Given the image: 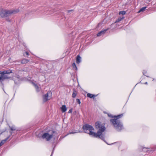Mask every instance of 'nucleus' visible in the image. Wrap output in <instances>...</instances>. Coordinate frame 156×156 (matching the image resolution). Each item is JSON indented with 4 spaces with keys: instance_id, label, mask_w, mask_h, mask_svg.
Here are the masks:
<instances>
[{
    "instance_id": "a211bd4d",
    "label": "nucleus",
    "mask_w": 156,
    "mask_h": 156,
    "mask_svg": "<svg viewBox=\"0 0 156 156\" xmlns=\"http://www.w3.org/2000/svg\"><path fill=\"white\" fill-rule=\"evenodd\" d=\"M72 66L73 69H75L76 70H77V68L76 66V65L75 63H73L72 64Z\"/></svg>"
},
{
    "instance_id": "393cba45",
    "label": "nucleus",
    "mask_w": 156,
    "mask_h": 156,
    "mask_svg": "<svg viewBox=\"0 0 156 156\" xmlns=\"http://www.w3.org/2000/svg\"><path fill=\"white\" fill-rule=\"evenodd\" d=\"M25 54L27 55H29V53L28 52H27V51L26 52Z\"/></svg>"
},
{
    "instance_id": "7c9ffc66",
    "label": "nucleus",
    "mask_w": 156,
    "mask_h": 156,
    "mask_svg": "<svg viewBox=\"0 0 156 156\" xmlns=\"http://www.w3.org/2000/svg\"><path fill=\"white\" fill-rule=\"evenodd\" d=\"M108 116H110V115H108Z\"/></svg>"
},
{
    "instance_id": "ddd939ff",
    "label": "nucleus",
    "mask_w": 156,
    "mask_h": 156,
    "mask_svg": "<svg viewBox=\"0 0 156 156\" xmlns=\"http://www.w3.org/2000/svg\"><path fill=\"white\" fill-rule=\"evenodd\" d=\"M66 105H63L61 107V110L62 112H65L66 110Z\"/></svg>"
},
{
    "instance_id": "dca6fc26",
    "label": "nucleus",
    "mask_w": 156,
    "mask_h": 156,
    "mask_svg": "<svg viewBox=\"0 0 156 156\" xmlns=\"http://www.w3.org/2000/svg\"><path fill=\"white\" fill-rule=\"evenodd\" d=\"M9 127H10L11 130V131H15V130H16L17 131L19 130H18V129H17L16 128V127H15L14 126H12L11 127L10 126Z\"/></svg>"
},
{
    "instance_id": "7ed1b4c3",
    "label": "nucleus",
    "mask_w": 156,
    "mask_h": 156,
    "mask_svg": "<svg viewBox=\"0 0 156 156\" xmlns=\"http://www.w3.org/2000/svg\"><path fill=\"white\" fill-rule=\"evenodd\" d=\"M82 128L84 131V133H88L90 136L96 138V133L94 132V129L92 126L86 124L83 126Z\"/></svg>"
},
{
    "instance_id": "c85d7f7f",
    "label": "nucleus",
    "mask_w": 156,
    "mask_h": 156,
    "mask_svg": "<svg viewBox=\"0 0 156 156\" xmlns=\"http://www.w3.org/2000/svg\"><path fill=\"white\" fill-rule=\"evenodd\" d=\"M76 132H72V133H70V134H71V133H76Z\"/></svg>"
},
{
    "instance_id": "412c9836",
    "label": "nucleus",
    "mask_w": 156,
    "mask_h": 156,
    "mask_svg": "<svg viewBox=\"0 0 156 156\" xmlns=\"http://www.w3.org/2000/svg\"><path fill=\"white\" fill-rule=\"evenodd\" d=\"M76 102L79 104H80L81 102H80V100L79 99H76Z\"/></svg>"
},
{
    "instance_id": "f03ea898",
    "label": "nucleus",
    "mask_w": 156,
    "mask_h": 156,
    "mask_svg": "<svg viewBox=\"0 0 156 156\" xmlns=\"http://www.w3.org/2000/svg\"><path fill=\"white\" fill-rule=\"evenodd\" d=\"M123 116V114H121L117 116H114V119L110 120L113 125L117 130H120L122 128V125L119 119Z\"/></svg>"
},
{
    "instance_id": "9d476101",
    "label": "nucleus",
    "mask_w": 156,
    "mask_h": 156,
    "mask_svg": "<svg viewBox=\"0 0 156 156\" xmlns=\"http://www.w3.org/2000/svg\"><path fill=\"white\" fill-rule=\"evenodd\" d=\"M10 135L6 139L2 141L0 143V144H1L2 145L4 144L8 140V139L10 137Z\"/></svg>"
},
{
    "instance_id": "1a4fd4ad",
    "label": "nucleus",
    "mask_w": 156,
    "mask_h": 156,
    "mask_svg": "<svg viewBox=\"0 0 156 156\" xmlns=\"http://www.w3.org/2000/svg\"><path fill=\"white\" fill-rule=\"evenodd\" d=\"M97 95H95L94 94H92L90 93H88L87 94V97H89L90 98H94L95 97H96Z\"/></svg>"
},
{
    "instance_id": "423d86ee",
    "label": "nucleus",
    "mask_w": 156,
    "mask_h": 156,
    "mask_svg": "<svg viewBox=\"0 0 156 156\" xmlns=\"http://www.w3.org/2000/svg\"><path fill=\"white\" fill-rule=\"evenodd\" d=\"M52 93L51 91H48L47 93L43 96V101L45 102L49 100L51 98Z\"/></svg>"
},
{
    "instance_id": "2eb2a0df",
    "label": "nucleus",
    "mask_w": 156,
    "mask_h": 156,
    "mask_svg": "<svg viewBox=\"0 0 156 156\" xmlns=\"http://www.w3.org/2000/svg\"><path fill=\"white\" fill-rule=\"evenodd\" d=\"M34 85L35 86V87L36 88V90L37 92H39L40 90L39 87L37 86V85L35 84H34Z\"/></svg>"
},
{
    "instance_id": "4be33fe9",
    "label": "nucleus",
    "mask_w": 156,
    "mask_h": 156,
    "mask_svg": "<svg viewBox=\"0 0 156 156\" xmlns=\"http://www.w3.org/2000/svg\"><path fill=\"white\" fill-rule=\"evenodd\" d=\"M123 19V18H119L116 21V22H119L122 19Z\"/></svg>"
},
{
    "instance_id": "b1692460",
    "label": "nucleus",
    "mask_w": 156,
    "mask_h": 156,
    "mask_svg": "<svg viewBox=\"0 0 156 156\" xmlns=\"http://www.w3.org/2000/svg\"><path fill=\"white\" fill-rule=\"evenodd\" d=\"M72 109H70V110H69V111L68 112H69V113H71V112H72Z\"/></svg>"
},
{
    "instance_id": "f3484780",
    "label": "nucleus",
    "mask_w": 156,
    "mask_h": 156,
    "mask_svg": "<svg viewBox=\"0 0 156 156\" xmlns=\"http://www.w3.org/2000/svg\"><path fill=\"white\" fill-rule=\"evenodd\" d=\"M146 8H147L146 7H143L141 9H140V10L138 12L139 13L141 12H143L145 10V9Z\"/></svg>"
},
{
    "instance_id": "a878e982",
    "label": "nucleus",
    "mask_w": 156,
    "mask_h": 156,
    "mask_svg": "<svg viewBox=\"0 0 156 156\" xmlns=\"http://www.w3.org/2000/svg\"><path fill=\"white\" fill-rule=\"evenodd\" d=\"M6 20L7 21L10 22V20L9 19H6Z\"/></svg>"
},
{
    "instance_id": "39448f33",
    "label": "nucleus",
    "mask_w": 156,
    "mask_h": 156,
    "mask_svg": "<svg viewBox=\"0 0 156 156\" xmlns=\"http://www.w3.org/2000/svg\"><path fill=\"white\" fill-rule=\"evenodd\" d=\"M19 12L18 10H9L6 9H0V16L2 18L10 16L12 14H15Z\"/></svg>"
},
{
    "instance_id": "c756f323",
    "label": "nucleus",
    "mask_w": 156,
    "mask_h": 156,
    "mask_svg": "<svg viewBox=\"0 0 156 156\" xmlns=\"http://www.w3.org/2000/svg\"><path fill=\"white\" fill-rule=\"evenodd\" d=\"M2 145H1V144H0V147H1Z\"/></svg>"
},
{
    "instance_id": "9b49d317",
    "label": "nucleus",
    "mask_w": 156,
    "mask_h": 156,
    "mask_svg": "<svg viewBox=\"0 0 156 156\" xmlns=\"http://www.w3.org/2000/svg\"><path fill=\"white\" fill-rule=\"evenodd\" d=\"M77 94V92L75 89H73V93L72 95V97L73 98H75Z\"/></svg>"
},
{
    "instance_id": "0eeeda50",
    "label": "nucleus",
    "mask_w": 156,
    "mask_h": 156,
    "mask_svg": "<svg viewBox=\"0 0 156 156\" xmlns=\"http://www.w3.org/2000/svg\"><path fill=\"white\" fill-rule=\"evenodd\" d=\"M53 135L52 134H49L48 133H44L42 136V137L43 139L46 138L47 141L49 140L52 138Z\"/></svg>"
},
{
    "instance_id": "bb28decb",
    "label": "nucleus",
    "mask_w": 156,
    "mask_h": 156,
    "mask_svg": "<svg viewBox=\"0 0 156 156\" xmlns=\"http://www.w3.org/2000/svg\"><path fill=\"white\" fill-rule=\"evenodd\" d=\"M101 23H99L98 24V27H99L100 25H101Z\"/></svg>"
},
{
    "instance_id": "5701e85b",
    "label": "nucleus",
    "mask_w": 156,
    "mask_h": 156,
    "mask_svg": "<svg viewBox=\"0 0 156 156\" xmlns=\"http://www.w3.org/2000/svg\"><path fill=\"white\" fill-rule=\"evenodd\" d=\"M73 11V10H68V11H67V12H68V13H69V12H72V11Z\"/></svg>"
},
{
    "instance_id": "cd10ccee",
    "label": "nucleus",
    "mask_w": 156,
    "mask_h": 156,
    "mask_svg": "<svg viewBox=\"0 0 156 156\" xmlns=\"http://www.w3.org/2000/svg\"><path fill=\"white\" fill-rule=\"evenodd\" d=\"M10 135H11L12 134V131H10Z\"/></svg>"
},
{
    "instance_id": "4468645a",
    "label": "nucleus",
    "mask_w": 156,
    "mask_h": 156,
    "mask_svg": "<svg viewBox=\"0 0 156 156\" xmlns=\"http://www.w3.org/2000/svg\"><path fill=\"white\" fill-rule=\"evenodd\" d=\"M29 61L28 59H23L22 60L21 63L23 64H26Z\"/></svg>"
},
{
    "instance_id": "6ab92c4d",
    "label": "nucleus",
    "mask_w": 156,
    "mask_h": 156,
    "mask_svg": "<svg viewBox=\"0 0 156 156\" xmlns=\"http://www.w3.org/2000/svg\"><path fill=\"white\" fill-rule=\"evenodd\" d=\"M119 14H122L124 15L126 14V12L125 11H120L119 13Z\"/></svg>"
},
{
    "instance_id": "6e6552de",
    "label": "nucleus",
    "mask_w": 156,
    "mask_h": 156,
    "mask_svg": "<svg viewBox=\"0 0 156 156\" xmlns=\"http://www.w3.org/2000/svg\"><path fill=\"white\" fill-rule=\"evenodd\" d=\"M107 31V29L102 30L97 34V36L99 37L104 35L106 33Z\"/></svg>"
},
{
    "instance_id": "20e7f679",
    "label": "nucleus",
    "mask_w": 156,
    "mask_h": 156,
    "mask_svg": "<svg viewBox=\"0 0 156 156\" xmlns=\"http://www.w3.org/2000/svg\"><path fill=\"white\" fill-rule=\"evenodd\" d=\"M12 73V70L10 69L0 71V81L2 83L5 79H11L12 76L10 75V74Z\"/></svg>"
},
{
    "instance_id": "2f4dec72",
    "label": "nucleus",
    "mask_w": 156,
    "mask_h": 156,
    "mask_svg": "<svg viewBox=\"0 0 156 156\" xmlns=\"http://www.w3.org/2000/svg\"><path fill=\"white\" fill-rule=\"evenodd\" d=\"M52 153H53V152H52V153H51V155H52Z\"/></svg>"
},
{
    "instance_id": "f8f14e48",
    "label": "nucleus",
    "mask_w": 156,
    "mask_h": 156,
    "mask_svg": "<svg viewBox=\"0 0 156 156\" xmlns=\"http://www.w3.org/2000/svg\"><path fill=\"white\" fill-rule=\"evenodd\" d=\"M81 57L79 56L78 55L76 57V62L77 63H79L81 62Z\"/></svg>"
},
{
    "instance_id": "f257e3e1",
    "label": "nucleus",
    "mask_w": 156,
    "mask_h": 156,
    "mask_svg": "<svg viewBox=\"0 0 156 156\" xmlns=\"http://www.w3.org/2000/svg\"><path fill=\"white\" fill-rule=\"evenodd\" d=\"M95 125L96 129H98L97 133H96V138H101L103 140L104 139V137L102 134L106 129L105 124L102 123L99 121H98L95 123Z\"/></svg>"
},
{
    "instance_id": "aec40b11",
    "label": "nucleus",
    "mask_w": 156,
    "mask_h": 156,
    "mask_svg": "<svg viewBox=\"0 0 156 156\" xmlns=\"http://www.w3.org/2000/svg\"><path fill=\"white\" fill-rule=\"evenodd\" d=\"M6 130V129H5L3 130H0V135L2 134L3 133L5 132Z\"/></svg>"
}]
</instances>
